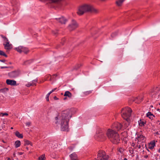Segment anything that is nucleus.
Returning a JSON list of instances; mask_svg holds the SVG:
<instances>
[{
	"mask_svg": "<svg viewBox=\"0 0 160 160\" xmlns=\"http://www.w3.org/2000/svg\"><path fill=\"white\" fill-rule=\"evenodd\" d=\"M98 157L96 160H108L109 156L107 155L105 152L102 151H98Z\"/></svg>",
	"mask_w": 160,
	"mask_h": 160,
	"instance_id": "39448f33",
	"label": "nucleus"
},
{
	"mask_svg": "<svg viewBox=\"0 0 160 160\" xmlns=\"http://www.w3.org/2000/svg\"><path fill=\"white\" fill-rule=\"evenodd\" d=\"M123 160H127V158H124V159Z\"/></svg>",
	"mask_w": 160,
	"mask_h": 160,
	"instance_id": "052dcab7",
	"label": "nucleus"
},
{
	"mask_svg": "<svg viewBox=\"0 0 160 160\" xmlns=\"http://www.w3.org/2000/svg\"><path fill=\"white\" fill-rule=\"evenodd\" d=\"M71 160H78L77 156V155L73 153L70 155Z\"/></svg>",
	"mask_w": 160,
	"mask_h": 160,
	"instance_id": "dca6fc26",
	"label": "nucleus"
},
{
	"mask_svg": "<svg viewBox=\"0 0 160 160\" xmlns=\"http://www.w3.org/2000/svg\"><path fill=\"white\" fill-rule=\"evenodd\" d=\"M45 154H43L39 157L38 160H45Z\"/></svg>",
	"mask_w": 160,
	"mask_h": 160,
	"instance_id": "bb28decb",
	"label": "nucleus"
},
{
	"mask_svg": "<svg viewBox=\"0 0 160 160\" xmlns=\"http://www.w3.org/2000/svg\"><path fill=\"white\" fill-rule=\"evenodd\" d=\"M20 74L19 72L18 71H15L8 73V76L11 78H14L18 76Z\"/></svg>",
	"mask_w": 160,
	"mask_h": 160,
	"instance_id": "1a4fd4ad",
	"label": "nucleus"
},
{
	"mask_svg": "<svg viewBox=\"0 0 160 160\" xmlns=\"http://www.w3.org/2000/svg\"><path fill=\"white\" fill-rule=\"evenodd\" d=\"M23 153V152H18V154L19 155H21Z\"/></svg>",
	"mask_w": 160,
	"mask_h": 160,
	"instance_id": "603ef678",
	"label": "nucleus"
},
{
	"mask_svg": "<svg viewBox=\"0 0 160 160\" xmlns=\"http://www.w3.org/2000/svg\"><path fill=\"white\" fill-rule=\"evenodd\" d=\"M24 142H25V145H30L31 146H32V143L31 142L29 141H28V140H24Z\"/></svg>",
	"mask_w": 160,
	"mask_h": 160,
	"instance_id": "b1692460",
	"label": "nucleus"
},
{
	"mask_svg": "<svg viewBox=\"0 0 160 160\" xmlns=\"http://www.w3.org/2000/svg\"><path fill=\"white\" fill-rule=\"evenodd\" d=\"M1 114H2V116H4V115H6V116L8 115V114L7 113H1Z\"/></svg>",
	"mask_w": 160,
	"mask_h": 160,
	"instance_id": "c03bdc74",
	"label": "nucleus"
},
{
	"mask_svg": "<svg viewBox=\"0 0 160 160\" xmlns=\"http://www.w3.org/2000/svg\"><path fill=\"white\" fill-rule=\"evenodd\" d=\"M6 83L8 85H9L12 86L17 85L16 82L14 80L7 79L6 81Z\"/></svg>",
	"mask_w": 160,
	"mask_h": 160,
	"instance_id": "f8f14e48",
	"label": "nucleus"
},
{
	"mask_svg": "<svg viewBox=\"0 0 160 160\" xmlns=\"http://www.w3.org/2000/svg\"><path fill=\"white\" fill-rule=\"evenodd\" d=\"M118 32H115L114 33H112L111 35V37L112 38L114 37L117 35Z\"/></svg>",
	"mask_w": 160,
	"mask_h": 160,
	"instance_id": "473e14b6",
	"label": "nucleus"
},
{
	"mask_svg": "<svg viewBox=\"0 0 160 160\" xmlns=\"http://www.w3.org/2000/svg\"><path fill=\"white\" fill-rule=\"evenodd\" d=\"M136 101H137L138 102H139V99H138H138L136 100Z\"/></svg>",
	"mask_w": 160,
	"mask_h": 160,
	"instance_id": "e2e57ef3",
	"label": "nucleus"
},
{
	"mask_svg": "<svg viewBox=\"0 0 160 160\" xmlns=\"http://www.w3.org/2000/svg\"><path fill=\"white\" fill-rule=\"evenodd\" d=\"M125 0H118L116 2L117 5L118 6H120L122 5L123 2Z\"/></svg>",
	"mask_w": 160,
	"mask_h": 160,
	"instance_id": "aec40b11",
	"label": "nucleus"
},
{
	"mask_svg": "<svg viewBox=\"0 0 160 160\" xmlns=\"http://www.w3.org/2000/svg\"><path fill=\"white\" fill-rule=\"evenodd\" d=\"M53 92V91H52V90L50 92H49L48 93L50 95L51 93H52Z\"/></svg>",
	"mask_w": 160,
	"mask_h": 160,
	"instance_id": "864d4df0",
	"label": "nucleus"
},
{
	"mask_svg": "<svg viewBox=\"0 0 160 160\" xmlns=\"http://www.w3.org/2000/svg\"><path fill=\"white\" fill-rule=\"evenodd\" d=\"M8 90V88H5L0 89V92H5L6 91H7Z\"/></svg>",
	"mask_w": 160,
	"mask_h": 160,
	"instance_id": "c85d7f7f",
	"label": "nucleus"
},
{
	"mask_svg": "<svg viewBox=\"0 0 160 160\" xmlns=\"http://www.w3.org/2000/svg\"><path fill=\"white\" fill-rule=\"evenodd\" d=\"M52 33L53 34H54L55 35H56L58 34V31L57 30L56 31H52Z\"/></svg>",
	"mask_w": 160,
	"mask_h": 160,
	"instance_id": "4c0bfd02",
	"label": "nucleus"
},
{
	"mask_svg": "<svg viewBox=\"0 0 160 160\" xmlns=\"http://www.w3.org/2000/svg\"><path fill=\"white\" fill-rule=\"evenodd\" d=\"M26 149H27V150H28V147L26 148Z\"/></svg>",
	"mask_w": 160,
	"mask_h": 160,
	"instance_id": "338daca9",
	"label": "nucleus"
},
{
	"mask_svg": "<svg viewBox=\"0 0 160 160\" xmlns=\"http://www.w3.org/2000/svg\"><path fill=\"white\" fill-rule=\"evenodd\" d=\"M37 82V81H36V80H33V82H32V83H28L27 84H26V86L27 87H29L30 86H32L33 85V84H33V82Z\"/></svg>",
	"mask_w": 160,
	"mask_h": 160,
	"instance_id": "cd10ccee",
	"label": "nucleus"
},
{
	"mask_svg": "<svg viewBox=\"0 0 160 160\" xmlns=\"http://www.w3.org/2000/svg\"><path fill=\"white\" fill-rule=\"evenodd\" d=\"M132 146H134L135 145V144L134 143H132Z\"/></svg>",
	"mask_w": 160,
	"mask_h": 160,
	"instance_id": "0e129e2a",
	"label": "nucleus"
},
{
	"mask_svg": "<svg viewBox=\"0 0 160 160\" xmlns=\"http://www.w3.org/2000/svg\"><path fill=\"white\" fill-rule=\"evenodd\" d=\"M0 36L4 39V40L6 38V37L2 35H1Z\"/></svg>",
	"mask_w": 160,
	"mask_h": 160,
	"instance_id": "a18cd8bd",
	"label": "nucleus"
},
{
	"mask_svg": "<svg viewBox=\"0 0 160 160\" xmlns=\"http://www.w3.org/2000/svg\"><path fill=\"white\" fill-rule=\"evenodd\" d=\"M137 147L138 148H140L141 147V145H140V143H139V142H138V144L137 145Z\"/></svg>",
	"mask_w": 160,
	"mask_h": 160,
	"instance_id": "58836bf2",
	"label": "nucleus"
},
{
	"mask_svg": "<svg viewBox=\"0 0 160 160\" xmlns=\"http://www.w3.org/2000/svg\"><path fill=\"white\" fill-rule=\"evenodd\" d=\"M67 99V98L66 97H65L64 98H63V100H66V99Z\"/></svg>",
	"mask_w": 160,
	"mask_h": 160,
	"instance_id": "13d9d810",
	"label": "nucleus"
},
{
	"mask_svg": "<svg viewBox=\"0 0 160 160\" xmlns=\"http://www.w3.org/2000/svg\"><path fill=\"white\" fill-rule=\"evenodd\" d=\"M33 60L32 59L26 60L23 62L22 65H27L31 64Z\"/></svg>",
	"mask_w": 160,
	"mask_h": 160,
	"instance_id": "a211bd4d",
	"label": "nucleus"
},
{
	"mask_svg": "<svg viewBox=\"0 0 160 160\" xmlns=\"http://www.w3.org/2000/svg\"><path fill=\"white\" fill-rule=\"evenodd\" d=\"M9 68V67L5 66V67H1V69H3V68Z\"/></svg>",
	"mask_w": 160,
	"mask_h": 160,
	"instance_id": "37998d69",
	"label": "nucleus"
},
{
	"mask_svg": "<svg viewBox=\"0 0 160 160\" xmlns=\"http://www.w3.org/2000/svg\"><path fill=\"white\" fill-rule=\"evenodd\" d=\"M7 160H11L10 158H8Z\"/></svg>",
	"mask_w": 160,
	"mask_h": 160,
	"instance_id": "4d7b16f0",
	"label": "nucleus"
},
{
	"mask_svg": "<svg viewBox=\"0 0 160 160\" xmlns=\"http://www.w3.org/2000/svg\"><path fill=\"white\" fill-rule=\"evenodd\" d=\"M98 12V10L94 8L92 5L85 4L79 7L77 13L79 15H82L85 13L90 12L96 13Z\"/></svg>",
	"mask_w": 160,
	"mask_h": 160,
	"instance_id": "f03ea898",
	"label": "nucleus"
},
{
	"mask_svg": "<svg viewBox=\"0 0 160 160\" xmlns=\"http://www.w3.org/2000/svg\"><path fill=\"white\" fill-rule=\"evenodd\" d=\"M122 148H119L118 150V151L120 152H122Z\"/></svg>",
	"mask_w": 160,
	"mask_h": 160,
	"instance_id": "de8ad7c7",
	"label": "nucleus"
},
{
	"mask_svg": "<svg viewBox=\"0 0 160 160\" xmlns=\"http://www.w3.org/2000/svg\"><path fill=\"white\" fill-rule=\"evenodd\" d=\"M106 135L109 140L113 144H118L120 140L118 134L112 129H108L106 132Z\"/></svg>",
	"mask_w": 160,
	"mask_h": 160,
	"instance_id": "20e7f679",
	"label": "nucleus"
},
{
	"mask_svg": "<svg viewBox=\"0 0 160 160\" xmlns=\"http://www.w3.org/2000/svg\"><path fill=\"white\" fill-rule=\"evenodd\" d=\"M53 98L55 100H58V98H57L56 96H54Z\"/></svg>",
	"mask_w": 160,
	"mask_h": 160,
	"instance_id": "49530a36",
	"label": "nucleus"
},
{
	"mask_svg": "<svg viewBox=\"0 0 160 160\" xmlns=\"http://www.w3.org/2000/svg\"><path fill=\"white\" fill-rule=\"evenodd\" d=\"M0 61L2 62H5L6 60L5 59H3V60H0Z\"/></svg>",
	"mask_w": 160,
	"mask_h": 160,
	"instance_id": "8fccbe9b",
	"label": "nucleus"
},
{
	"mask_svg": "<svg viewBox=\"0 0 160 160\" xmlns=\"http://www.w3.org/2000/svg\"><path fill=\"white\" fill-rule=\"evenodd\" d=\"M138 97L134 98H133V99H132V100L133 102H135L136 103H139L140 102H141V101L138 102L137 101H136V100L138 99Z\"/></svg>",
	"mask_w": 160,
	"mask_h": 160,
	"instance_id": "c756f323",
	"label": "nucleus"
},
{
	"mask_svg": "<svg viewBox=\"0 0 160 160\" xmlns=\"http://www.w3.org/2000/svg\"><path fill=\"white\" fill-rule=\"evenodd\" d=\"M91 93V91H87V92H84V94H85L86 95L89 94Z\"/></svg>",
	"mask_w": 160,
	"mask_h": 160,
	"instance_id": "72a5a7b5",
	"label": "nucleus"
},
{
	"mask_svg": "<svg viewBox=\"0 0 160 160\" xmlns=\"http://www.w3.org/2000/svg\"><path fill=\"white\" fill-rule=\"evenodd\" d=\"M11 129H13V128L12 127H11Z\"/></svg>",
	"mask_w": 160,
	"mask_h": 160,
	"instance_id": "69168bd1",
	"label": "nucleus"
},
{
	"mask_svg": "<svg viewBox=\"0 0 160 160\" xmlns=\"http://www.w3.org/2000/svg\"><path fill=\"white\" fill-rule=\"evenodd\" d=\"M57 89V88H55L53 89L52 90L53 91V92L56 89Z\"/></svg>",
	"mask_w": 160,
	"mask_h": 160,
	"instance_id": "5fc2aeb1",
	"label": "nucleus"
},
{
	"mask_svg": "<svg viewBox=\"0 0 160 160\" xmlns=\"http://www.w3.org/2000/svg\"><path fill=\"white\" fill-rule=\"evenodd\" d=\"M113 127L118 130L121 129L123 128V126L121 123L117 122L113 124Z\"/></svg>",
	"mask_w": 160,
	"mask_h": 160,
	"instance_id": "9b49d317",
	"label": "nucleus"
},
{
	"mask_svg": "<svg viewBox=\"0 0 160 160\" xmlns=\"http://www.w3.org/2000/svg\"><path fill=\"white\" fill-rule=\"evenodd\" d=\"M78 27V24L74 20H72V22L68 26V29L71 31L77 28Z\"/></svg>",
	"mask_w": 160,
	"mask_h": 160,
	"instance_id": "6e6552de",
	"label": "nucleus"
},
{
	"mask_svg": "<svg viewBox=\"0 0 160 160\" xmlns=\"http://www.w3.org/2000/svg\"><path fill=\"white\" fill-rule=\"evenodd\" d=\"M159 122V120L157 121V123H158Z\"/></svg>",
	"mask_w": 160,
	"mask_h": 160,
	"instance_id": "bf43d9fd",
	"label": "nucleus"
},
{
	"mask_svg": "<svg viewBox=\"0 0 160 160\" xmlns=\"http://www.w3.org/2000/svg\"><path fill=\"white\" fill-rule=\"evenodd\" d=\"M82 66V64L80 63L77 64L74 67L73 69L77 70Z\"/></svg>",
	"mask_w": 160,
	"mask_h": 160,
	"instance_id": "393cba45",
	"label": "nucleus"
},
{
	"mask_svg": "<svg viewBox=\"0 0 160 160\" xmlns=\"http://www.w3.org/2000/svg\"><path fill=\"white\" fill-rule=\"evenodd\" d=\"M15 49L20 53L23 52L25 54H27L29 52L28 48L21 46L15 48Z\"/></svg>",
	"mask_w": 160,
	"mask_h": 160,
	"instance_id": "423d86ee",
	"label": "nucleus"
},
{
	"mask_svg": "<svg viewBox=\"0 0 160 160\" xmlns=\"http://www.w3.org/2000/svg\"><path fill=\"white\" fill-rule=\"evenodd\" d=\"M65 39L64 38H63L62 39L61 43L62 44V45H63L64 44V42L65 41Z\"/></svg>",
	"mask_w": 160,
	"mask_h": 160,
	"instance_id": "c9c22d12",
	"label": "nucleus"
},
{
	"mask_svg": "<svg viewBox=\"0 0 160 160\" xmlns=\"http://www.w3.org/2000/svg\"><path fill=\"white\" fill-rule=\"evenodd\" d=\"M56 19L62 24H65L67 21L66 19L63 17L59 18H56Z\"/></svg>",
	"mask_w": 160,
	"mask_h": 160,
	"instance_id": "2eb2a0df",
	"label": "nucleus"
},
{
	"mask_svg": "<svg viewBox=\"0 0 160 160\" xmlns=\"http://www.w3.org/2000/svg\"><path fill=\"white\" fill-rule=\"evenodd\" d=\"M15 147L16 148H17L19 147L21 145V142L20 141H17L15 143Z\"/></svg>",
	"mask_w": 160,
	"mask_h": 160,
	"instance_id": "5701e85b",
	"label": "nucleus"
},
{
	"mask_svg": "<svg viewBox=\"0 0 160 160\" xmlns=\"http://www.w3.org/2000/svg\"><path fill=\"white\" fill-rule=\"evenodd\" d=\"M147 117L151 119H152L154 117V116L151 112H148L147 114Z\"/></svg>",
	"mask_w": 160,
	"mask_h": 160,
	"instance_id": "412c9836",
	"label": "nucleus"
},
{
	"mask_svg": "<svg viewBox=\"0 0 160 160\" xmlns=\"http://www.w3.org/2000/svg\"><path fill=\"white\" fill-rule=\"evenodd\" d=\"M132 112V110L131 108L128 107H126L124 108H122L121 111L122 117L125 120V121L123 122L125 128L128 127L130 125V117L131 116Z\"/></svg>",
	"mask_w": 160,
	"mask_h": 160,
	"instance_id": "7ed1b4c3",
	"label": "nucleus"
},
{
	"mask_svg": "<svg viewBox=\"0 0 160 160\" xmlns=\"http://www.w3.org/2000/svg\"><path fill=\"white\" fill-rule=\"evenodd\" d=\"M15 135L16 136L18 137V138H23V135L22 134H21L18 131H17L15 133Z\"/></svg>",
	"mask_w": 160,
	"mask_h": 160,
	"instance_id": "4be33fe9",
	"label": "nucleus"
},
{
	"mask_svg": "<svg viewBox=\"0 0 160 160\" xmlns=\"http://www.w3.org/2000/svg\"><path fill=\"white\" fill-rule=\"evenodd\" d=\"M136 139H138V142H141L142 143H144L145 141L144 137L142 135H140L136 138Z\"/></svg>",
	"mask_w": 160,
	"mask_h": 160,
	"instance_id": "4468645a",
	"label": "nucleus"
},
{
	"mask_svg": "<svg viewBox=\"0 0 160 160\" xmlns=\"http://www.w3.org/2000/svg\"><path fill=\"white\" fill-rule=\"evenodd\" d=\"M50 94H49L48 93L47 95V97H46V99L47 101H49V96Z\"/></svg>",
	"mask_w": 160,
	"mask_h": 160,
	"instance_id": "e433bc0d",
	"label": "nucleus"
},
{
	"mask_svg": "<svg viewBox=\"0 0 160 160\" xmlns=\"http://www.w3.org/2000/svg\"><path fill=\"white\" fill-rule=\"evenodd\" d=\"M138 122L139 125L142 127L144 126L145 123V122L144 121H142L141 119L138 121Z\"/></svg>",
	"mask_w": 160,
	"mask_h": 160,
	"instance_id": "a878e982",
	"label": "nucleus"
},
{
	"mask_svg": "<svg viewBox=\"0 0 160 160\" xmlns=\"http://www.w3.org/2000/svg\"><path fill=\"white\" fill-rule=\"evenodd\" d=\"M71 117V111L70 110L67 109L62 112L61 116L59 117V122L60 123L62 131H68V122L69 118Z\"/></svg>",
	"mask_w": 160,
	"mask_h": 160,
	"instance_id": "f257e3e1",
	"label": "nucleus"
},
{
	"mask_svg": "<svg viewBox=\"0 0 160 160\" xmlns=\"http://www.w3.org/2000/svg\"><path fill=\"white\" fill-rule=\"evenodd\" d=\"M4 48L7 50H9L12 48V44H10V42H7L6 43H3Z\"/></svg>",
	"mask_w": 160,
	"mask_h": 160,
	"instance_id": "ddd939ff",
	"label": "nucleus"
},
{
	"mask_svg": "<svg viewBox=\"0 0 160 160\" xmlns=\"http://www.w3.org/2000/svg\"><path fill=\"white\" fill-rule=\"evenodd\" d=\"M53 2H58L59 0H50Z\"/></svg>",
	"mask_w": 160,
	"mask_h": 160,
	"instance_id": "a19ab883",
	"label": "nucleus"
},
{
	"mask_svg": "<svg viewBox=\"0 0 160 160\" xmlns=\"http://www.w3.org/2000/svg\"><path fill=\"white\" fill-rule=\"evenodd\" d=\"M98 137L101 141H103L106 140V137L105 134V132L104 130L100 129Z\"/></svg>",
	"mask_w": 160,
	"mask_h": 160,
	"instance_id": "0eeeda50",
	"label": "nucleus"
},
{
	"mask_svg": "<svg viewBox=\"0 0 160 160\" xmlns=\"http://www.w3.org/2000/svg\"><path fill=\"white\" fill-rule=\"evenodd\" d=\"M60 48V45H58L57 46V48Z\"/></svg>",
	"mask_w": 160,
	"mask_h": 160,
	"instance_id": "6e6d98bb",
	"label": "nucleus"
},
{
	"mask_svg": "<svg viewBox=\"0 0 160 160\" xmlns=\"http://www.w3.org/2000/svg\"><path fill=\"white\" fill-rule=\"evenodd\" d=\"M159 88L157 87L153 88L151 91V95L152 97H154V96H153L154 95L158 93L159 92Z\"/></svg>",
	"mask_w": 160,
	"mask_h": 160,
	"instance_id": "9d476101",
	"label": "nucleus"
},
{
	"mask_svg": "<svg viewBox=\"0 0 160 160\" xmlns=\"http://www.w3.org/2000/svg\"><path fill=\"white\" fill-rule=\"evenodd\" d=\"M55 76L56 77H57V74H54L53 75V77L52 78L51 76L50 75H47V77L49 78V77H50L49 80L51 81L52 80V79H53L54 78V76Z\"/></svg>",
	"mask_w": 160,
	"mask_h": 160,
	"instance_id": "2f4dec72",
	"label": "nucleus"
},
{
	"mask_svg": "<svg viewBox=\"0 0 160 160\" xmlns=\"http://www.w3.org/2000/svg\"><path fill=\"white\" fill-rule=\"evenodd\" d=\"M138 99H139V101H141H141H142L143 100V98H142V97H138Z\"/></svg>",
	"mask_w": 160,
	"mask_h": 160,
	"instance_id": "ea45409f",
	"label": "nucleus"
},
{
	"mask_svg": "<svg viewBox=\"0 0 160 160\" xmlns=\"http://www.w3.org/2000/svg\"><path fill=\"white\" fill-rule=\"evenodd\" d=\"M64 96L68 97L69 98H71L72 96V94L70 92L67 91L65 92Z\"/></svg>",
	"mask_w": 160,
	"mask_h": 160,
	"instance_id": "6ab92c4d",
	"label": "nucleus"
},
{
	"mask_svg": "<svg viewBox=\"0 0 160 160\" xmlns=\"http://www.w3.org/2000/svg\"><path fill=\"white\" fill-rule=\"evenodd\" d=\"M9 42L7 38L4 40V43H7V42Z\"/></svg>",
	"mask_w": 160,
	"mask_h": 160,
	"instance_id": "f704fd0d",
	"label": "nucleus"
},
{
	"mask_svg": "<svg viewBox=\"0 0 160 160\" xmlns=\"http://www.w3.org/2000/svg\"><path fill=\"white\" fill-rule=\"evenodd\" d=\"M148 155H144V158H148Z\"/></svg>",
	"mask_w": 160,
	"mask_h": 160,
	"instance_id": "3c124183",
	"label": "nucleus"
},
{
	"mask_svg": "<svg viewBox=\"0 0 160 160\" xmlns=\"http://www.w3.org/2000/svg\"><path fill=\"white\" fill-rule=\"evenodd\" d=\"M31 124V122H27L26 123V125L27 126H29Z\"/></svg>",
	"mask_w": 160,
	"mask_h": 160,
	"instance_id": "79ce46f5",
	"label": "nucleus"
},
{
	"mask_svg": "<svg viewBox=\"0 0 160 160\" xmlns=\"http://www.w3.org/2000/svg\"><path fill=\"white\" fill-rule=\"evenodd\" d=\"M9 64H11V62H10Z\"/></svg>",
	"mask_w": 160,
	"mask_h": 160,
	"instance_id": "774afa93",
	"label": "nucleus"
},
{
	"mask_svg": "<svg viewBox=\"0 0 160 160\" xmlns=\"http://www.w3.org/2000/svg\"><path fill=\"white\" fill-rule=\"evenodd\" d=\"M58 119V117H56V120H57V119Z\"/></svg>",
	"mask_w": 160,
	"mask_h": 160,
	"instance_id": "680f3d73",
	"label": "nucleus"
},
{
	"mask_svg": "<svg viewBox=\"0 0 160 160\" xmlns=\"http://www.w3.org/2000/svg\"><path fill=\"white\" fill-rule=\"evenodd\" d=\"M155 142H152L149 144L148 148L150 149H152L155 146Z\"/></svg>",
	"mask_w": 160,
	"mask_h": 160,
	"instance_id": "f3484780",
	"label": "nucleus"
},
{
	"mask_svg": "<svg viewBox=\"0 0 160 160\" xmlns=\"http://www.w3.org/2000/svg\"><path fill=\"white\" fill-rule=\"evenodd\" d=\"M0 55L5 56L6 57H7V55L2 51L0 50Z\"/></svg>",
	"mask_w": 160,
	"mask_h": 160,
	"instance_id": "7c9ffc66",
	"label": "nucleus"
},
{
	"mask_svg": "<svg viewBox=\"0 0 160 160\" xmlns=\"http://www.w3.org/2000/svg\"><path fill=\"white\" fill-rule=\"evenodd\" d=\"M144 145H145V146L146 145V144L144 143H144H142L141 145L143 147Z\"/></svg>",
	"mask_w": 160,
	"mask_h": 160,
	"instance_id": "09e8293b",
	"label": "nucleus"
}]
</instances>
